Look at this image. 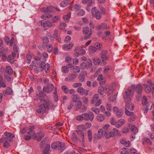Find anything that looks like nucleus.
Instances as JSON below:
<instances>
[{"label": "nucleus", "mask_w": 154, "mask_h": 154, "mask_svg": "<svg viewBox=\"0 0 154 154\" xmlns=\"http://www.w3.org/2000/svg\"><path fill=\"white\" fill-rule=\"evenodd\" d=\"M48 57V54L45 52H44L43 54V55L40 56V57L39 58V60L40 61V63H39V65L38 64V63L37 64H35V66L37 67L38 68H35V69H36L35 70L36 71V69H38L37 70V72H38L42 71L43 68V66H45V62L46 60V58L47 57Z\"/></svg>", "instance_id": "obj_1"}, {"label": "nucleus", "mask_w": 154, "mask_h": 154, "mask_svg": "<svg viewBox=\"0 0 154 154\" xmlns=\"http://www.w3.org/2000/svg\"><path fill=\"white\" fill-rule=\"evenodd\" d=\"M134 95V92L130 88H127L123 94V98L125 102H130L131 98Z\"/></svg>", "instance_id": "obj_2"}, {"label": "nucleus", "mask_w": 154, "mask_h": 154, "mask_svg": "<svg viewBox=\"0 0 154 154\" xmlns=\"http://www.w3.org/2000/svg\"><path fill=\"white\" fill-rule=\"evenodd\" d=\"M132 88L138 94L136 97L137 100H140L141 97L142 96L141 94L142 91V88L141 85L140 84H139L137 85H133L132 86Z\"/></svg>", "instance_id": "obj_3"}, {"label": "nucleus", "mask_w": 154, "mask_h": 154, "mask_svg": "<svg viewBox=\"0 0 154 154\" xmlns=\"http://www.w3.org/2000/svg\"><path fill=\"white\" fill-rule=\"evenodd\" d=\"M35 128L34 126H30L29 128V131L27 133V135H25L24 136V138L26 140H29L31 139V137L35 134V132L33 131Z\"/></svg>", "instance_id": "obj_4"}, {"label": "nucleus", "mask_w": 154, "mask_h": 154, "mask_svg": "<svg viewBox=\"0 0 154 154\" xmlns=\"http://www.w3.org/2000/svg\"><path fill=\"white\" fill-rule=\"evenodd\" d=\"M99 97V95L98 94L94 95L91 101V103L93 104L96 103L95 104V106H100L101 103V100L100 99L98 100Z\"/></svg>", "instance_id": "obj_5"}, {"label": "nucleus", "mask_w": 154, "mask_h": 154, "mask_svg": "<svg viewBox=\"0 0 154 154\" xmlns=\"http://www.w3.org/2000/svg\"><path fill=\"white\" fill-rule=\"evenodd\" d=\"M83 33L85 35H85L84 39L85 40L89 38L91 36L92 33L91 29H89L88 27H84L83 28Z\"/></svg>", "instance_id": "obj_6"}, {"label": "nucleus", "mask_w": 154, "mask_h": 154, "mask_svg": "<svg viewBox=\"0 0 154 154\" xmlns=\"http://www.w3.org/2000/svg\"><path fill=\"white\" fill-rule=\"evenodd\" d=\"M11 141V139L9 137H2L0 139V142H4L3 147L5 148H8L9 146L8 142Z\"/></svg>", "instance_id": "obj_7"}, {"label": "nucleus", "mask_w": 154, "mask_h": 154, "mask_svg": "<svg viewBox=\"0 0 154 154\" xmlns=\"http://www.w3.org/2000/svg\"><path fill=\"white\" fill-rule=\"evenodd\" d=\"M75 54L76 57H78L79 55H83L85 54V49L81 48L80 47H77L74 50Z\"/></svg>", "instance_id": "obj_8"}, {"label": "nucleus", "mask_w": 154, "mask_h": 154, "mask_svg": "<svg viewBox=\"0 0 154 154\" xmlns=\"http://www.w3.org/2000/svg\"><path fill=\"white\" fill-rule=\"evenodd\" d=\"M92 15L94 16L97 20H100L101 17V13L99 11H97L95 7L93 8L91 10Z\"/></svg>", "instance_id": "obj_9"}, {"label": "nucleus", "mask_w": 154, "mask_h": 154, "mask_svg": "<svg viewBox=\"0 0 154 154\" xmlns=\"http://www.w3.org/2000/svg\"><path fill=\"white\" fill-rule=\"evenodd\" d=\"M125 114L126 115L130 116L128 119L129 122H133L137 118L136 116L134 114V112L130 111H126L125 112Z\"/></svg>", "instance_id": "obj_10"}, {"label": "nucleus", "mask_w": 154, "mask_h": 154, "mask_svg": "<svg viewBox=\"0 0 154 154\" xmlns=\"http://www.w3.org/2000/svg\"><path fill=\"white\" fill-rule=\"evenodd\" d=\"M113 110L118 118L121 117L123 113V110L122 109H119L116 107H115L113 108Z\"/></svg>", "instance_id": "obj_11"}, {"label": "nucleus", "mask_w": 154, "mask_h": 154, "mask_svg": "<svg viewBox=\"0 0 154 154\" xmlns=\"http://www.w3.org/2000/svg\"><path fill=\"white\" fill-rule=\"evenodd\" d=\"M125 103V112L127 111H129L132 110L134 109V107L133 103H131V101L130 102Z\"/></svg>", "instance_id": "obj_12"}, {"label": "nucleus", "mask_w": 154, "mask_h": 154, "mask_svg": "<svg viewBox=\"0 0 154 154\" xmlns=\"http://www.w3.org/2000/svg\"><path fill=\"white\" fill-rule=\"evenodd\" d=\"M54 88V85L52 84H48L47 87H44L43 90L45 92L51 93L52 91Z\"/></svg>", "instance_id": "obj_13"}, {"label": "nucleus", "mask_w": 154, "mask_h": 154, "mask_svg": "<svg viewBox=\"0 0 154 154\" xmlns=\"http://www.w3.org/2000/svg\"><path fill=\"white\" fill-rule=\"evenodd\" d=\"M77 92L80 94L81 95H87L88 94V93L89 91V90H86V92L85 90L82 87H79L77 89Z\"/></svg>", "instance_id": "obj_14"}, {"label": "nucleus", "mask_w": 154, "mask_h": 154, "mask_svg": "<svg viewBox=\"0 0 154 154\" xmlns=\"http://www.w3.org/2000/svg\"><path fill=\"white\" fill-rule=\"evenodd\" d=\"M77 74L76 73H72L69 76L66 77L65 80L66 81H72L77 77Z\"/></svg>", "instance_id": "obj_15"}, {"label": "nucleus", "mask_w": 154, "mask_h": 154, "mask_svg": "<svg viewBox=\"0 0 154 154\" xmlns=\"http://www.w3.org/2000/svg\"><path fill=\"white\" fill-rule=\"evenodd\" d=\"M56 149H58L61 152L65 149V144L63 143L56 142Z\"/></svg>", "instance_id": "obj_16"}, {"label": "nucleus", "mask_w": 154, "mask_h": 154, "mask_svg": "<svg viewBox=\"0 0 154 154\" xmlns=\"http://www.w3.org/2000/svg\"><path fill=\"white\" fill-rule=\"evenodd\" d=\"M87 76V73L86 72L83 71H81L79 75V78L80 82H84L85 79Z\"/></svg>", "instance_id": "obj_17"}, {"label": "nucleus", "mask_w": 154, "mask_h": 154, "mask_svg": "<svg viewBox=\"0 0 154 154\" xmlns=\"http://www.w3.org/2000/svg\"><path fill=\"white\" fill-rule=\"evenodd\" d=\"M107 51L104 50L101 51L100 53V57L103 60H107L109 58L108 56L107 55Z\"/></svg>", "instance_id": "obj_18"}, {"label": "nucleus", "mask_w": 154, "mask_h": 154, "mask_svg": "<svg viewBox=\"0 0 154 154\" xmlns=\"http://www.w3.org/2000/svg\"><path fill=\"white\" fill-rule=\"evenodd\" d=\"M2 93L4 96H6L8 95H12L13 94V91L11 88L7 87L3 91Z\"/></svg>", "instance_id": "obj_19"}, {"label": "nucleus", "mask_w": 154, "mask_h": 154, "mask_svg": "<svg viewBox=\"0 0 154 154\" xmlns=\"http://www.w3.org/2000/svg\"><path fill=\"white\" fill-rule=\"evenodd\" d=\"M44 134L42 132H40L38 133L36 136L33 137V139L37 140L38 141L41 140V138L44 137Z\"/></svg>", "instance_id": "obj_20"}, {"label": "nucleus", "mask_w": 154, "mask_h": 154, "mask_svg": "<svg viewBox=\"0 0 154 154\" xmlns=\"http://www.w3.org/2000/svg\"><path fill=\"white\" fill-rule=\"evenodd\" d=\"M97 28L98 30H102L106 29H109V27H107V25L106 23H103L98 25L97 27Z\"/></svg>", "instance_id": "obj_21"}, {"label": "nucleus", "mask_w": 154, "mask_h": 154, "mask_svg": "<svg viewBox=\"0 0 154 154\" xmlns=\"http://www.w3.org/2000/svg\"><path fill=\"white\" fill-rule=\"evenodd\" d=\"M76 119L78 121L84 120L86 121H87L86 113L77 116L76 118Z\"/></svg>", "instance_id": "obj_22"}, {"label": "nucleus", "mask_w": 154, "mask_h": 154, "mask_svg": "<svg viewBox=\"0 0 154 154\" xmlns=\"http://www.w3.org/2000/svg\"><path fill=\"white\" fill-rule=\"evenodd\" d=\"M46 108L42 104L40 105L37 109V112L39 114L43 113L46 111Z\"/></svg>", "instance_id": "obj_23"}, {"label": "nucleus", "mask_w": 154, "mask_h": 154, "mask_svg": "<svg viewBox=\"0 0 154 154\" xmlns=\"http://www.w3.org/2000/svg\"><path fill=\"white\" fill-rule=\"evenodd\" d=\"M125 123V121L123 119H121L116 122L115 126L117 128L121 127Z\"/></svg>", "instance_id": "obj_24"}, {"label": "nucleus", "mask_w": 154, "mask_h": 154, "mask_svg": "<svg viewBox=\"0 0 154 154\" xmlns=\"http://www.w3.org/2000/svg\"><path fill=\"white\" fill-rule=\"evenodd\" d=\"M86 116L87 121L89 120L90 121H92L94 118V115L93 113L90 111L88 113H86Z\"/></svg>", "instance_id": "obj_25"}, {"label": "nucleus", "mask_w": 154, "mask_h": 154, "mask_svg": "<svg viewBox=\"0 0 154 154\" xmlns=\"http://www.w3.org/2000/svg\"><path fill=\"white\" fill-rule=\"evenodd\" d=\"M48 139L46 138L43 139L40 144V147L41 149L43 148L45 146H46L48 143Z\"/></svg>", "instance_id": "obj_26"}, {"label": "nucleus", "mask_w": 154, "mask_h": 154, "mask_svg": "<svg viewBox=\"0 0 154 154\" xmlns=\"http://www.w3.org/2000/svg\"><path fill=\"white\" fill-rule=\"evenodd\" d=\"M72 100L73 102H76L80 101V97L76 94H73L72 96Z\"/></svg>", "instance_id": "obj_27"}, {"label": "nucleus", "mask_w": 154, "mask_h": 154, "mask_svg": "<svg viewBox=\"0 0 154 154\" xmlns=\"http://www.w3.org/2000/svg\"><path fill=\"white\" fill-rule=\"evenodd\" d=\"M73 46L74 44L72 43L69 44L68 45L65 44L63 45V48L65 50H67L70 49Z\"/></svg>", "instance_id": "obj_28"}, {"label": "nucleus", "mask_w": 154, "mask_h": 154, "mask_svg": "<svg viewBox=\"0 0 154 154\" xmlns=\"http://www.w3.org/2000/svg\"><path fill=\"white\" fill-rule=\"evenodd\" d=\"M82 104V102L81 101H79L78 103L75 105L74 107V109L75 111H77L80 109Z\"/></svg>", "instance_id": "obj_29"}, {"label": "nucleus", "mask_w": 154, "mask_h": 154, "mask_svg": "<svg viewBox=\"0 0 154 154\" xmlns=\"http://www.w3.org/2000/svg\"><path fill=\"white\" fill-rule=\"evenodd\" d=\"M41 11L42 12H51L52 11V9L51 7H48L47 8H41Z\"/></svg>", "instance_id": "obj_30"}, {"label": "nucleus", "mask_w": 154, "mask_h": 154, "mask_svg": "<svg viewBox=\"0 0 154 154\" xmlns=\"http://www.w3.org/2000/svg\"><path fill=\"white\" fill-rule=\"evenodd\" d=\"M68 66H64L61 69L62 71L64 73H66L68 72V69L69 67H72V65L71 64H69Z\"/></svg>", "instance_id": "obj_31"}, {"label": "nucleus", "mask_w": 154, "mask_h": 154, "mask_svg": "<svg viewBox=\"0 0 154 154\" xmlns=\"http://www.w3.org/2000/svg\"><path fill=\"white\" fill-rule=\"evenodd\" d=\"M86 68L87 69H90L92 65V62L91 60L89 59H88L85 62Z\"/></svg>", "instance_id": "obj_32"}, {"label": "nucleus", "mask_w": 154, "mask_h": 154, "mask_svg": "<svg viewBox=\"0 0 154 154\" xmlns=\"http://www.w3.org/2000/svg\"><path fill=\"white\" fill-rule=\"evenodd\" d=\"M71 72L73 73H79L80 71L79 67L77 66H74L71 69Z\"/></svg>", "instance_id": "obj_33"}, {"label": "nucleus", "mask_w": 154, "mask_h": 154, "mask_svg": "<svg viewBox=\"0 0 154 154\" xmlns=\"http://www.w3.org/2000/svg\"><path fill=\"white\" fill-rule=\"evenodd\" d=\"M71 139L75 143H77L78 142V139L75 133H73L72 134Z\"/></svg>", "instance_id": "obj_34"}, {"label": "nucleus", "mask_w": 154, "mask_h": 154, "mask_svg": "<svg viewBox=\"0 0 154 154\" xmlns=\"http://www.w3.org/2000/svg\"><path fill=\"white\" fill-rule=\"evenodd\" d=\"M5 71V72L9 75H11L13 72L11 67L8 66L6 67Z\"/></svg>", "instance_id": "obj_35"}, {"label": "nucleus", "mask_w": 154, "mask_h": 154, "mask_svg": "<svg viewBox=\"0 0 154 154\" xmlns=\"http://www.w3.org/2000/svg\"><path fill=\"white\" fill-rule=\"evenodd\" d=\"M143 86L144 90L145 92L148 93H149L151 92V88L149 86L146 84H144Z\"/></svg>", "instance_id": "obj_36"}, {"label": "nucleus", "mask_w": 154, "mask_h": 154, "mask_svg": "<svg viewBox=\"0 0 154 154\" xmlns=\"http://www.w3.org/2000/svg\"><path fill=\"white\" fill-rule=\"evenodd\" d=\"M103 130L102 129H99L98 131L97 137H96V139H100L103 135Z\"/></svg>", "instance_id": "obj_37"}, {"label": "nucleus", "mask_w": 154, "mask_h": 154, "mask_svg": "<svg viewBox=\"0 0 154 154\" xmlns=\"http://www.w3.org/2000/svg\"><path fill=\"white\" fill-rule=\"evenodd\" d=\"M128 149L125 148H123L120 150V152L122 154H130L128 151Z\"/></svg>", "instance_id": "obj_38"}, {"label": "nucleus", "mask_w": 154, "mask_h": 154, "mask_svg": "<svg viewBox=\"0 0 154 154\" xmlns=\"http://www.w3.org/2000/svg\"><path fill=\"white\" fill-rule=\"evenodd\" d=\"M43 69H45V71L46 73H48L49 72L50 69V67L49 64L47 63L45 64V66H43Z\"/></svg>", "instance_id": "obj_39"}, {"label": "nucleus", "mask_w": 154, "mask_h": 154, "mask_svg": "<svg viewBox=\"0 0 154 154\" xmlns=\"http://www.w3.org/2000/svg\"><path fill=\"white\" fill-rule=\"evenodd\" d=\"M53 94H54V96L53 97L54 101L55 102H57L58 100V98L56 88H55Z\"/></svg>", "instance_id": "obj_40"}, {"label": "nucleus", "mask_w": 154, "mask_h": 154, "mask_svg": "<svg viewBox=\"0 0 154 154\" xmlns=\"http://www.w3.org/2000/svg\"><path fill=\"white\" fill-rule=\"evenodd\" d=\"M82 3L84 4H87V6L90 7L92 3V0H83Z\"/></svg>", "instance_id": "obj_41"}, {"label": "nucleus", "mask_w": 154, "mask_h": 154, "mask_svg": "<svg viewBox=\"0 0 154 154\" xmlns=\"http://www.w3.org/2000/svg\"><path fill=\"white\" fill-rule=\"evenodd\" d=\"M105 134V138L106 139H109L110 137L114 136V134L111 131L107 132L106 134Z\"/></svg>", "instance_id": "obj_42"}, {"label": "nucleus", "mask_w": 154, "mask_h": 154, "mask_svg": "<svg viewBox=\"0 0 154 154\" xmlns=\"http://www.w3.org/2000/svg\"><path fill=\"white\" fill-rule=\"evenodd\" d=\"M130 130L131 131L132 133H134V134H135L138 132L137 128L134 125H132L131 127Z\"/></svg>", "instance_id": "obj_43"}, {"label": "nucleus", "mask_w": 154, "mask_h": 154, "mask_svg": "<svg viewBox=\"0 0 154 154\" xmlns=\"http://www.w3.org/2000/svg\"><path fill=\"white\" fill-rule=\"evenodd\" d=\"M109 125H106L103 127V132L105 134H106L108 132L109 130Z\"/></svg>", "instance_id": "obj_44"}, {"label": "nucleus", "mask_w": 154, "mask_h": 154, "mask_svg": "<svg viewBox=\"0 0 154 154\" xmlns=\"http://www.w3.org/2000/svg\"><path fill=\"white\" fill-rule=\"evenodd\" d=\"M71 17V13H69L63 16V18L64 21L67 22L70 19Z\"/></svg>", "instance_id": "obj_45"}, {"label": "nucleus", "mask_w": 154, "mask_h": 154, "mask_svg": "<svg viewBox=\"0 0 154 154\" xmlns=\"http://www.w3.org/2000/svg\"><path fill=\"white\" fill-rule=\"evenodd\" d=\"M49 39L48 38L46 37H45L43 39V45L45 46H47L49 42Z\"/></svg>", "instance_id": "obj_46"}, {"label": "nucleus", "mask_w": 154, "mask_h": 154, "mask_svg": "<svg viewBox=\"0 0 154 154\" xmlns=\"http://www.w3.org/2000/svg\"><path fill=\"white\" fill-rule=\"evenodd\" d=\"M98 121L100 122L103 121L104 120V118L103 116L101 114H99L97 116Z\"/></svg>", "instance_id": "obj_47"}, {"label": "nucleus", "mask_w": 154, "mask_h": 154, "mask_svg": "<svg viewBox=\"0 0 154 154\" xmlns=\"http://www.w3.org/2000/svg\"><path fill=\"white\" fill-rule=\"evenodd\" d=\"M88 136L89 140L90 141H91L92 139V131L91 130H89L87 131Z\"/></svg>", "instance_id": "obj_48"}, {"label": "nucleus", "mask_w": 154, "mask_h": 154, "mask_svg": "<svg viewBox=\"0 0 154 154\" xmlns=\"http://www.w3.org/2000/svg\"><path fill=\"white\" fill-rule=\"evenodd\" d=\"M68 0H66L62 2L60 4V6L63 7H66L68 4Z\"/></svg>", "instance_id": "obj_49"}, {"label": "nucleus", "mask_w": 154, "mask_h": 154, "mask_svg": "<svg viewBox=\"0 0 154 154\" xmlns=\"http://www.w3.org/2000/svg\"><path fill=\"white\" fill-rule=\"evenodd\" d=\"M87 109V106L85 105H82V106L80 109V113H83L86 111Z\"/></svg>", "instance_id": "obj_50"}, {"label": "nucleus", "mask_w": 154, "mask_h": 154, "mask_svg": "<svg viewBox=\"0 0 154 154\" xmlns=\"http://www.w3.org/2000/svg\"><path fill=\"white\" fill-rule=\"evenodd\" d=\"M14 58H13L12 56L11 55H10L8 56V57L7 58L8 61L11 63H14Z\"/></svg>", "instance_id": "obj_51"}, {"label": "nucleus", "mask_w": 154, "mask_h": 154, "mask_svg": "<svg viewBox=\"0 0 154 154\" xmlns=\"http://www.w3.org/2000/svg\"><path fill=\"white\" fill-rule=\"evenodd\" d=\"M152 103L151 101H149L146 104V109L148 110H150L152 108Z\"/></svg>", "instance_id": "obj_52"}, {"label": "nucleus", "mask_w": 154, "mask_h": 154, "mask_svg": "<svg viewBox=\"0 0 154 154\" xmlns=\"http://www.w3.org/2000/svg\"><path fill=\"white\" fill-rule=\"evenodd\" d=\"M77 133L79 135L82 136V137H84L85 134L84 132L81 130L78 129L76 131Z\"/></svg>", "instance_id": "obj_53"}, {"label": "nucleus", "mask_w": 154, "mask_h": 154, "mask_svg": "<svg viewBox=\"0 0 154 154\" xmlns=\"http://www.w3.org/2000/svg\"><path fill=\"white\" fill-rule=\"evenodd\" d=\"M78 15L79 16H82L85 14V11L83 9H81L77 11Z\"/></svg>", "instance_id": "obj_54"}, {"label": "nucleus", "mask_w": 154, "mask_h": 154, "mask_svg": "<svg viewBox=\"0 0 154 154\" xmlns=\"http://www.w3.org/2000/svg\"><path fill=\"white\" fill-rule=\"evenodd\" d=\"M91 110L95 112L96 114H98L100 112V109L99 108H97L93 107L91 109Z\"/></svg>", "instance_id": "obj_55"}, {"label": "nucleus", "mask_w": 154, "mask_h": 154, "mask_svg": "<svg viewBox=\"0 0 154 154\" xmlns=\"http://www.w3.org/2000/svg\"><path fill=\"white\" fill-rule=\"evenodd\" d=\"M104 90L106 93H108L110 91H112V92L113 91L112 88L111 86H108Z\"/></svg>", "instance_id": "obj_56"}, {"label": "nucleus", "mask_w": 154, "mask_h": 154, "mask_svg": "<svg viewBox=\"0 0 154 154\" xmlns=\"http://www.w3.org/2000/svg\"><path fill=\"white\" fill-rule=\"evenodd\" d=\"M47 26L49 28L53 27L54 26V25L53 22L47 21Z\"/></svg>", "instance_id": "obj_57"}, {"label": "nucleus", "mask_w": 154, "mask_h": 154, "mask_svg": "<svg viewBox=\"0 0 154 154\" xmlns=\"http://www.w3.org/2000/svg\"><path fill=\"white\" fill-rule=\"evenodd\" d=\"M94 63L95 65H99L101 62V60L98 58H96L94 59Z\"/></svg>", "instance_id": "obj_58"}, {"label": "nucleus", "mask_w": 154, "mask_h": 154, "mask_svg": "<svg viewBox=\"0 0 154 154\" xmlns=\"http://www.w3.org/2000/svg\"><path fill=\"white\" fill-rule=\"evenodd\" d=\"M60 18V17L59 16H55L52 19V22L53 23H56L58 21Z\"/></svg>", "instance_id": "obj_59"}, {"label": "nucleus", "mask_w": 154, "mask_h": 154, "mask_svg": "<svg viewBox=\"0 0 154 154\" xmlns=\"http://www.w3.org/2000/svg\"><path fill=\"white\" fill-rule=\"evenodd\" d=\"M29 128L27 127H25L23 128L20 131V132L21 134H25L27 131L28 130Z\"/></svg>", "instance_id": "obj_60"}, {"label": "nucleus", "mask_w": 154, "mask_h": 154, "mask_svg": "<svg viewBox=\"0 0 154 154\" xmlns=\"http://www.w3.org/2000/svg\"><path fill=\"white\" fill-rule=\"evenodd\" d=\"M105 88L103 87H99L98 91V93L100 94H102L103 92L104 91Z\"/></svg>", "instance_id": "obj_61"}, {"label": "nucleus", "mask_w": 154, "mask_h": 154, "mask_svg": "<svg viewBox=\"0 0 154 154\" xmlns=\"http://www.w3.org/2000/svg\"><path fill=\"white\" fill-rule=\"evenodd\" d=\"M26 58L27 60H28V63L29 64L30 63L31 61V60L32 58L31 56L28 53L26 55Z\"/></svg>", "instance_id": "obj_62"}, {"label": "nucleus", "mask_w": 154, "mask_h": 154, "mask_svg": "<svg viewBox=\"0 0 154 154\" xmlns=\"http://www.w3.org/2000/svg\"><path fill=\"white\" fill-rule=\"evenodd\" d=\"M97 50L96 48V47L94 46H91L90 47V51L91 52L94 53Z\"/></svg>", "instance_id": "obj_63"}, {"label": "nucleus", "mask_w": 154, "mask_h": 154, "mask_svg": "<svg viewBox=\"0 0 154 154\" xmlns=\"http://www.w3.org/2000/svg\"><path fill=\"white\" fill-rule=\"evenodd\" d=\"M39 23H41L42 26L43 27H47V21H45L44 20H42L39 21Z\"/></svg>", "instance_id": "obj_64"}]
</instances>
